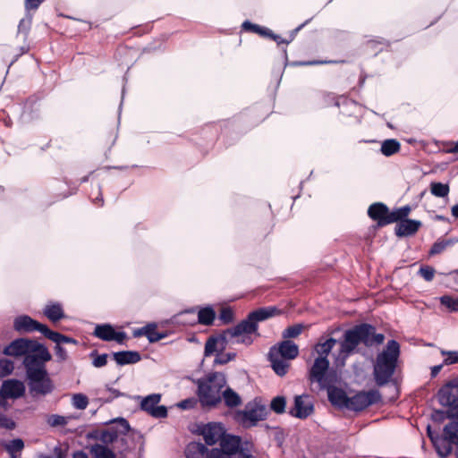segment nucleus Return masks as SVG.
<instances>
[{"mask_svg": "<svg viewBox=\"0 0 458 458\" xmlns=\"http://www.w3.org/2000/svg\"><path fill=\"white\" fill-rule=\"evenodd\" d=\"M93 202L94 204L98 205V206H102L103 205V202H104V199H103V197H102V193H101V191H100V187H98V196L93 199Z\"/></svg>", "mask_w": 458, "mask_h": 458, "instance_id": "nucleus-64", "label": "nucleus"}, {"mask_svg": "<svg viewBox=\"0 0 458 458\" xmlns=\"http://www.w3.org/2000/svg\"><path fill=\"white\" fill-rule=\"evenodd\" d=\"M15 422L11 418L0 412V428L12 430L15 428Z\"/></svg>", "mask_w": 458, "mask_h": 458, "instance_id": "nucleus-55", "label": "nucleus"}, {"mask_svg": "<svg viewBox=\"0 0 458 458\" xmlns=\"http://www.w3.org/2000/svg\"><path fill=\"white\" fill-rule=\"evenodd\" d=\"M385 335L376 332V327L368 323H360L345 330L339 341L338 359L345 360L357 351L359 344L365 347L383 344Z\"/></svg>", "mask_w": 458, "mask_h": 458, "instance_id": "nucleus-1", "label": "nucleus"}, {"mask_svg": "<svg viewBox=\"0 0 458 458\" xmlns=\"http://www.w3.org/2000/svg\"><path fill=\"white\" fill-rule=\"evenodd\" d=\"M448 407H450L453 411H454V413H447V418H456L458 420V396L454 399V403L450 404Z\"/></svg>", "mask_w": 458, "mask_h": 458, "instance_id": "nucleus-61", "label": "nucleus"}, {"mask_svg": "<svg viewBox=\"0 0 458 458\" xmlns=\"http://www.w3.org/2000/svg\"><path fill=\"white\" fill-rule=\"evenodd\" d=\"M380 401L381 394L377 390L359 391L352 396H348L346 410L361 411Z\"/></svg>", "mask_w": 458, "mask_h": 458, "instance_id": "nucleus-10", "label": "nucleus"}, {"mask_svg": "<svg viewBox=\"0 0 458 458\" xmlns=\"http://www.w3.org/2000/svg\"><path fill=\"white\" fill-rule=\"evenodd\" d=\"M222 400H224L225 406L234 408L242 403L240 395L231 387H226L222 391Z\"/></svg>", "mask_w": 458, "mask_h": 458, "instance_id": "nucleus-29", "label": "nucleus"}, {"mask_svg": "<svg viewBox=\"0 0 458 458\" xmlns=\"http://www.w3.org/2000/svg\"><path fill=\"white\" fill-rule=\"evenodd\" d=\"M410 211L411 208L409 206H403L402 208L393 210L392 212L389 211V219L386 220V223H388L389 225L394 222H401L406 219Z\"/></svg>", "mask_w": 458, "mask_h": 458, "instance_id": "nucleus-36", "label": "nucleus"}, {"mask_svg": "<svg viewBox=\"0 0 458 458\" xmlns=\"http://www.w3.org/2000/svg\"><path fill=\"white\" fill-rule=\"evenodd\" d=\"M93 335L106 342L115 341L118 344H123L127 335L123 331H115L110 324H99L95 327Z\"/></svg>", "mask_w": 458, "mask_h": 458, "instance_id": "nucleus-15", "label": "nucleus"}, {"mask_svg": "<svg viewBox=\"0 0 458 458\" xmlns=\"http://www.w3.org/2000/svg\"><path fill=\"white\" fill-rule=\"evenodd\" d=\"M458 242V238L438 239L435 242L429 250L430 256L442 253L447 247L453 246Z\"/></svg>", "mask_w": 458, "mask_h": 458, "instance_id": "nucleus-31", "label": "nucleus"}, {"mask_svg": "<svg viewBox=\"0 0 458 458\" xmlns=\"http://www.w3.org/2000/svg\"><path fill=\"white\" fill-rule=\"evenodd\" d=\"M268 360L271 362V367L276 375L283 377L284 376L289 368V363L285 359L279 357L278 355H272V352H268Z\"/></svg>", "mask_w": 458, "mask_h": 458, "instance_id": "nucleus-27", "label": "nucleus"}, {"mask_svg": "<svg viewBox=\"0 0 458 458\" xmlns=\"http://www.w3.org/2000/svg\"><path fill=\"white\" fill-rule=\"evenodd\" d=\"M113 358L119 366L135 364L141 360L140 353L137 351H122L113 352Z\"/></svg>", "mask_w": 458, "mask_h": 458, "instance_id": "nucleus-24", "label": "nucleus"}, {"mask_svg": "<svg viewBox=\"0 0 458 458\" xmlns=\"http://www.w3.org/2000/svg\"><path fill=\"white\" fill-rule=\"evenodd\" d=\"M89 356L93 358L92 365L96 368H102L107 363L108 355L106 353L98 354L97 351H92Z\"/></svg>", "mask_w": 458, "mask_h": 458, "instance_id": "nucleus-49", "label": "nucleus"}, {"mask_svg": "<svg viewBox=\"0 0 458 458\" xmlns=\"http://www.w3.org/2000/svg\"><path fill=\"white\" fill-rule=\"evenodd\" d=\"M13 328L15 331L20 333L38 331L44 335V336H46L48 330V327L46 325L34 320L28 315L18 316L15 318L13 320Z\"/></svg>", "mask_w": 458, "mask_h": 458, "instance_id": "nucleus-13", "label": "nucleus"}, {"mask_svg": "<svg viewBox=\"0 0 458 458\" xmlns=\"http://www.w3.org/2000/svg\"><path fill=\"white\" fill-rule=\"evenodd\" d=\"M232 330H233V327L227 328L226 330L223 331L222 334L217 335V343L218 344H217L216 353L224 352V350L226 348V345H227L229 340L235 338V337H237L239 339H242L244 335H233Z\"/></svg>", "mask_w": 458, "mask_h": 458, "instance_id": "nucleus-30", "label": "nucleus"}, {"mask_svg": "<svg viewBox=\"0 0 458 458\" xmlns=\"http://www.w3.org/2000/svg\"><path fill=\"white\" fill-rule=\"evenodd\" d=\"M46 337L48 338L49 340L53 341L56 344H78V341L76 339L67 336V335H62V334L53 331L49 328L47 332Z\"/></svg>", "mask_w": 458, "mask_h": 458, "instance_id": "nucleus-35", "label": "nucleus"}, {"mask_svg": "<svg viewBox=\"0 0 458 458\" xmlns=\"http://www.w3.org/2000/svg\"><path fill=\"white\" fill-rule=\"evenodd\" d=\"M435 273V268L430 266H422L419 270V275H420L427 282L433 280Z\"/></svg>", "mask_w": 458, "mask_h": 458, "instance_id": "nucleus-53", "label": "nucleus"}, {"mask_svg": "<svg viewBox=\"0 0 458 458\" xmlns=\"http://www.w3.org/2000/svg\"><path fill=\"white\" fill-rule=\"evenodd\" d=\"M110 422L115 424V427L113 428L118 431V435L126 436L131 429L129 422L124 418H117Z\"/></svg>", "mask_w": 458, "mask_h": 458, "instance_id": "nucleus-44", "label": "nucleus"}, {"mask_svg": "<svg viewBox=\"0 0 458 458\" xmlns=\"http://www.w3.org/2000/svg\"><path fill=\"white\" fill-rule=\"evenodd\" d=\"M270 35L267 36V38H272L274 41H276L278 45L280 44H289L293 39V35L291 36L290 39H283L279 35H276L273 33V31L270 30Z\"/></svg>", "mask_w": 458, "mask_h": 458, "instance_id": "nucleus-59", "label": "nucleus"}, {"mask_svg": "<svg viewBox=\"0 0 458 458\" xmlns=\"http://www.w3.org/2000/svg\"><path fill=\"white\" fill-rule=\"evenodd\" d=\"M156 324H148L146 326L145 336L148 338L149 343H156L165 338V335L163 333H159L156 330Z\"/></svg>", "mask_w": 458, "mask_h": 458, "instance_id": "nucleus-40", "label": "nucleus"}, {"mask_svg": "<svg viewBox=\"0 0 458 458\" xmlns=\"http://www.w3.org/2000/svg\"><path fill=\"white\" fill-rule=\"evenodd\" d=\"M69 419L59 414H51L47 416V422L52 428L64 427L68 424Z\"/></svg>", "mask_w": 458, "mask_h": 458, "instance_id": "nucleus-41", "label": "nucleus"}, {"mask_svg": "<svg viewBox=\"0 0 458 458\" xmlns=\"http://www.w3.org/2000/svg\"><path fill=\"white\" fill-rule=\"evenodd\" d=\"M450 191L449 185L447 183L433 182L430 183V192L432 195L438 198L447 197Z\"/></svg>", "mask_w": 458, "mask_h": 458, "instance_id": "nucleus-38", "label": "nucleus"}, {"mask_svg": "<svg viewBox=\"0 0 458 458\" xmlns=\"http://www.w3.org/2000/svg\"><path fill=\"white\" fill-rule=\"evenodd\" d=\"M32 23V15L27 11L26 16L22 18L18 25V33L23 34L27 38Z\"/></svg>", "mask_w": 458, "mask_h": 458, "instance_id": "nucleus-42", "label": "nucleus"}, {"mask_svg": "<svg viewBox=\"0 0 458 458\" xmlns=\"http://www.w3.org/2000/svg\"><path fill=\"white\" fill-rule=\"evenodd\" d=\"M216 318V312L211 306L201 308L198 312V322L201 325L210 326Z\"/></svg>", "mask_w": 458, "mask_h": 458, "instance_id": "nucleus-32", "label": "nucleus"}, {"mask_svg": "<svg viewBox=\"0 0 458 458\" xmlns=\"http://www.w3.org/2000/svg\"><path fill=\"white\" fill-rule=\"evenodd\" d=\"M399 356V343L395 340L388 341L386 348L377 354L374 365L373 375L377 386H383L390 381L394 374Z\"/></svg>", "mask_w": 458, "mask_h": 458, "instance_id": "nucleus-3", "label": "nucleus"}, {"mask_svg": "<svg viewBox=\"0 0 458 458\" xmlns=\"http://www.w3.org/2000/svg\"><path fill=\"white\" fill-rule=\"evenodd\" d=\"M106 390H107L108 392H110V393L113 394V395H112V397H110V398H107V399H106V402H111V401H113L114 398H117V397H120V396H123V393H121L119 390L114 389V388H113V387H110V386H106Z\"/></svg>", "mask_w": 458, "mask_h": 458, "instance_id": "nucleus-62", "label": "nucleus"}, {"mask_svg": "<svg viewBox=\"0 0 458 458\" xmlns=\"http://www.w3.org/2000/svg\"><path fill=\"white\" fill-rule=\"evenodd\" d=\"M269 351L272 352V355H278L285 360H293L299 354L298 345L291 340H284L272 346Z\"/></svg>", "mask_w": 458, "mask_h": 458, "instance_id": "nucleus-17", "label": "nucleus"}, {"mask_svg": "<svg viewBox=\"0 0 458 458\" xmlns=\"http://www.w3.org/2000/svg\"><path fill=\"white\" fill-rule=\"evenodd\" d=\"M197 395L202 408H215L222 402V391L226 386L225 374L211 372L197 380Z\"/></svg>", "mask_w": 458, "mask_h": 458, "instance_id": "nucleus-2", "label": "nucleus"}, {"mask_svg": "<svg viewBox=\"0 0 458 458\" xmlns=\"http://www.w3.org/2000/svg\"><path fill=\"white\" fill-rule=\"evenodd\" d=\"M336 343L337 340L332 337L324 342H318L314 347L315 352L318 355L317 358L327 359L328 354L331 352Z\"/></svg>", "mask_w": 458, "mask_h": 458, "instance_id": "nucleus-28", "label": "nucleus"}, {"mask_svg": "<svg viewBox=\"0 0 458 458\" xmlns=\"http://www.w3.org/2000/svg\"><path fill=\"white\" fill-rule=\"evenodd\" d=\"M4 446L11 458H15V454L21 452L24 448V442L21 438H15L5 443Z\"/></svg>", "mask_w": 458, "mask_h": 458, "instance_id": "nucleus-37", "label": "nucleus"}, {"mask_svg": "<svg viewBox=\"0 0 458 458\" xmlns=\"http://www.w3.org/2000/svg\"><path fill=\"white\" fill-rule=\"evenodd\" d=\"M37 351H32L24 357L22 364L26 372V378L39 374L46 375L47 372L46 362L52 359L51 353L46 346L39 344L36 346Z\"/></svg>", "mask_w": 458, "mask_h": 458, "instance_id": "nucleus-7", "label": "nucleus"}, {"mask_svg": "<svg viewBox=\"0 0 458 458\" xmlns=\"http://www.w3.org/2000/svg\"><path fill=\"white\" fill-rule=\"evenodd\" d=\"M202 435L205 443L208 445H213L225 436L223 428L217 423H209L202 430Z\"/></svg>", "mask_w": 458, "mask_h": 458, "instance_id": "nucleus-22", "label": "nucleus"}, {"mask_svg": "<svg viewBox=\"0 0 458 458\" xmlns=\"http://www.w3.org/2000/svg\"><path fill=\"white\" fill-rule=\"evenodd\" d=\"M454 388H458V377L448 381L437 392V400L442 406L447 407L454 403V399L457 397L454 392Z\"/></svg>", "mask_w": 458, "mask_h": 458, "instance_id": "nucleus-18", "label": "nucleus"}, {"mask_svg": "<svg viewBox=\"0 0 458 458\" xmlns=\"http://www.w3.org/2000/svg\"><path fill=\"white\" fill-rule=\"evenodd\" d=\"M45 0H25L26 11L37 10Z\"/></svg>", "mask_w": 458, "mask_h": 458, "instance_id": "nucleus-58", "label": "nucleus"}, {"mask_svg": "<svg viewBox=\"0 0 458 458\" xmlns=\"http://www.w3.org/2000/svg\"><path fill=\"white\" fill-rule=\"evenodd\" d=\"M29 393L33 399H38L51 394L55 386L48 372L27 377Z\"/></svg>", "mask_w": 458, "mask_h": 458, "instance_id": "nucleus-9", "label": "nucleus"}, {"mask_svg": "<svg viewBox=\"0 0 458 458\" xmlns=\"http://www.w3.org/2000/svg\"><path fill=\"white\" fill-rule=\"evenodd\" d=\"M401 145L394 139L386 140L382 142L380 151L386 157H390L400 150Z\"/></svg>", "mask_w": 458, "mask_h": 458, "instance_id": "nucleus-34", "label": "nucleus"}, {"mask_svg": "<svg viewBox=\"0 0 458 458\" xmlns=\"http://www.w3.org/2000/svg\"><path fill=\"white\" fill-rule=\"evenodd\" d=\"M323 389H327L328 400L333 406L340 409H346L348 395L344 390L336 387L335 385L324 386Z\"/></svg>", "mask_w": 458, "mask_h": 458, "instance_id": "nucleus-19", "label": "nucleus"}, {"mask_svg": "<svg viewBox=\"0 0 458 458\" xmlns=\"http://www.w3.org/2000/svg\"><path fill=\"white\" fill-rule=\"evenodd\" d=\"M118 438V431L114 430V428H110L107 430H104L101 432L99 437L100 441H102L106 445L113 444Z\"/></svg>", "mask_w": 458, "mask_h": 458, "instance_id": "nucleus-46", "label": "nucleus"}, {"mask_svg": "<svg viewBox=\"0 0 458 458\" xmlns=\"http://www.w3.org/2000/svg\"><path fill=\"white\" fill-rule=\"evenodd\" d=\"M433 445L441 458H446L453 450L452 443L445 436H439L437 434L435 439H433Z\"/></svg>", "mask_w": 458, "mask_h": 458, "instance_id": "nucleus-25", "label": "nucleus"}, {"mask_svg": "<svg viewBox=\"0 0 458 458\" xmlns=\"http://www.w3.org/2000/svg\"><path fill=\"white\" fill-rule=\"evenodd\" d=\"M72 404L78 410H85L89 404V399L83 394H74L72 397Z\"/></svg>", "mask_w": 458, "mask_h": 458, "instance_id": "nucleus-47", "label": "nucleus"}, {"mask_svg": "<svg viewBox=\"0 0 458 458\" xmlns=\"http://www.w3.org/2000/svg\"><path fill=\"white\" fill-rule=\"evenodd\" d=\"M314 411V404L310 395L301 394L294 398V406L289 413L295 418L306 419Z\"/></svg>", "mask_w": 458, "mask_h": 458, "instance_id": "nucleus-14", "label": "nucleus"}, {"mask_svg": "<svg viewBox=\"0 0 458 458\" xmlns=\"http://www.w3.org/2000/svg\"><path fill=\"white\" fill-rule=\"evenodd\" d=\"M303 326L301 324H295L288 327L283 331L282 336L284 339L295 338L301 334Z\"/></svg>", "mask_w": 458, "mask_h": 458, "instance_id": "nucleus-48", "label": "nucleus"}, {"mask_svg": "<svg viewBox=\"0 0 458 458\" xmlns=\"http://www.w3.org/2000/svg\"><path fill=\"white\" fill-rule=\"evenodd\" d=\"M309 380L311 383L317 382L320 388H324V386L335 385L339 377L336 370L330 368L328 359L316 358L309 370Z\"/></svg>", "mask_w": 458, "mask_h": 458, "instance_id": "nucleus-6", "label": "nucleus"}, {"mask_svg": "<svg viewBox=\"0 0 458 458\" xmlns=\"http://www.w3.org/2000/svg\"><path fill=\"white\" fill-rule=\"evenodd\" d=\"M211 450L216 458H256L253 444L239 436L225 435L221 438L220 448Z\"/></svg>", "mask_w": 458, "mask_h": 458, "instance_id": "nucleus-5", "label": "nucleus"}, {"mask_svg": "<svg viewBox=\"0 0 458 458\" xmlns=\"http://www.w3.org/2000/svg\"><path fill=\"white\" fill-rule=\"evenodd\" d=\"M217 344V336H210L205 344L204 355L208 357L216 352Z\"/></svg>", "mask_w": 458, "mask_h": 458, "instance_id": "nucleus-50", "label": "nucleus"}, {"mask_svg": "<svg viewBox=\"0 0 458 458\" xmlns=\"http://www.w3.org/2000/svg\"><path fill=\"white\" fill-rule=\"evenodd\" d=\"M445 417V412L443 411H435V412L432 414V418L435 420H443Z\"/></svg>", "mask_w": 458, "mask_h": 458, "instance_id": "nucleus-63", "label": "nucleus"}, {"mask_svg": "<svg viewBox=\"0 0 458 458\" xmlns=\"http://www.w3.org/2000/svg\"><path fill=\"white\" fill-rule=\"evenodd\" d=\"M93 458H116L115 454L107 446L95 444L89 449Z\"/></svg>", "mask_w": 458, "mask_h": 458, "instance_id": "nucleus-33", "label": "nucleus"}, {"mask_svg": "<svg viewBox=\"0 0 458 458\" xmlns=\"http://www.w3.org/2000/svg\"><path fill=\"white\" fill-rule=\"evenodd\" d=\"M368 216L372 220L377 221L379 226H384L388 225L386 220L389 219V208L384 203L377 202L369 206Z\"/></svg>", "mask_w": 458, "mask_h": 458, "instance_id": "nucleus-20", "label": "nucleus"}, {"mask_svg": "<svg viewBox=\"0 0 458 458\" xmlns=\"http://www.w3.org/2000/svg\"><path fill=\"white\" fill-rule=\"evenodd\" d=\"M25 390L24 383L16 378L4 380L0 388L1 394L9 399H18L21 397L25 394Z\"/></svg>", "mask_w": 458, "mask_h": 458, "instance_id": "nucleus-16", "label": "nucleus"}, {"mask_svg": "<svg viewBox=\"0 0 458 458\" xmlns=\"http://www.w3.org/2000/svg\"><path fill=\"white\" fill-rule=\"evenodd\" d=\"M186 458H216L212 450L204 444L199 442L190 443L185 449Z\"/></svg>", "mask_w": 458, "mask_h": 458, "instance_id": "nucleus-21", "label": "nucleus"}, {"mask_svg": "<svg viewBox=\"0 0 458 458\" xmlns=\"http://www.w3.org/2000/svg\"><path fill=\"white\" fill-rule=\"evenodd\" d=\"M197 404V399L187 398L177 403V406L182 410H190L195 407Z\"/></svg>", "mask_w": 458, "mask_h": 458, "instance_id": "nucleus-57", "label": "nucleus"}, {"mask_svg": "<svg viewBox=\"0 0 458 458\" xmlns=\"http://www.w3.org/2000/svg\"><path fill=\"white\" fill-rule=\"evenodd\" d=\"M13 363L8 360H0V377L10 375L13 370Z\"/></svg>", "mask_w": 458, "mask_h": 458, "instance_id": "nucleus-52", "label": "nucleus"}, {"mask_svg": "<svg viewBox=\"0 0 458 458\" xmlns=\"http://www.w3.org/2000/svg\"><path fill=\"white\" fill-rule=\"evenodd\" d=\"M160 400V394H151L142 399L140 408L154 418H165L167 417V409L164 405H157Z\"/></svg>", "mask_w": 458, "mask_h": 458, "instance_id": "nucleus-12", "label": "nucleus"}, {"mask_svg": "<svg viewBox=\"0 0 458 458\" xmlns=\"http://www.w3.org/2000/svg\"><path fill=\"white\" fill-rule=\"evenodd\" d=\"M280 313L281 311L275 306L262 307L250 312L245 319L233 327L232 331L233 335H244L243 337L238 339L236 343L250 344L253 340L250 335L257 333L258 323L265 321Z\"/></svg>", "mask_w": 458, "mask_h": 458, "instance_id": "nucleus-4", "label": "nucleus"}, {"mask_svg": "<svg viewBox=\"0 0 458 458\" xmlns=\"http://www.w3.org/2000/svg\"><path fill=\"white\" fill-rule=\"evenodd\" d=\"M39 343L34 340L19 338L13 341L4 349V353L8 356H24L29 355L32 351H37L36 346Z\"/></svg>", "mask_w": 458, "mask_h": 458, "instance_id": "nucleus-11", "label": "nucleus"}, {"mask_svg": "<svg viewBox=\"0 0 458 458\" xmlns=\"http://www.w3.org/2000/svg\"><path fill=\"white\" fill-rule=\"evenodd\" d=\"M242 29L247 31H251L257 34H259L263 37H267L270 35V30L265 27H261L258 24L251 23L250 21H243L242 25Z\"/></svg>", "mask_w": 458, "mask_h": 458, "instance_id": "nucleus-39", "label": "nucleus"}, {"mask_svg": "<svg viewBox=\"0 0 458 458\" xmlns=\"http://www.w3.org/2000/svg\"><path fill=\"white\" fill-rule=\"evenodd\" d=\"M440 303L448 309L451 312H458V297L454 298L450 295H443L440 297Z\"/></svg>", "mask_w": 458, "mask_h": 458, "instance_id": "nucleus-43", "label": "nucleus"}, {"mask_svg": "<svg viewBox=\"0 0 458 458\" xmlns=\"http://www.w3.org/2000/svg\"><path fill=\"white\" fill-rule=\"evenodd\" d=\"M55 355L60 361H64L67 359V352L60 344H56V346L55 347Z\"/></svg>", "mask_w": 458, "mask_h": 458, "instance_id": "nucleus-60", "label": "nucleus"}, {"mask_svg": "<svg viewBox=\"0 0 458 458\" xmlns=\"http://www.w3.org/2000/svg\"><path fill=\"white\" fill-rule=\"evenodd\" d=\"M235 357H236L235 352H227V353L218 352L216 355L214 364L225 365V364L228 363L229 361L234 360Z\"/></svg>", "mask_w": 458, "mask_h": 458, "instance_id": "nucleus-51", "label": "nucleus"}, {"mask_svg": "<svg viewBox=\"0 0 458 458\" xmlns=\"http://www.w3.org/2000/svg\"><path fill=\"white\" fill-rule=\"evenodd\" d=\"M233 311L231 308H223L219 314V319L224 324H229L233 320Z\"/></svg>", "mask_w": 458, "mask_h": 458, "instance_id": "nucleus-54", "label": "nucleus"}, {"mask_svg": "<svg viewBox=\"0 0 458 458\" xmlns=\"http://www.w3.org/2000/svg\"><path fill=\"white\" fill-rule=\"evenodd\" d=\"M286 400L284 396H276L272 399L270 408L277 414H282L285 411Z\"/></svg>", "mask_w": 458, "mask_h": 458, "instance_id": "nucleus-45", "label": "nucleus"}, {"mask_svg": "<svg viewBox=\"0 0 458 458\" xmlns=\"http://www.w3.org/2000/svg\"><path fill=\"white\" fill-rule=\"evenodd\" d=\"M443 355H446V358L444 360V364L450 365L458 363V352H445L442 351Z\"/></svg>", "mask_w": 458, "mask_h": 458, "instance_id": "nucleus-56", "label": "nucleus"}, {"mask_svg": "<svg viewBox=\"0 0 458 458\" xmlns=\"http://www.w3.org/2000/svg\"><path fill=\"white\" fill-rule=\"evenodd\" d=\"M43 314L52 322H57L64 318V312L59 302H49L46 305Z\"/></svg>", "mask_w": 458, "mask_h": 458, "instance_id": "nucleus-26", "label": "nucleus"}, {"mask_svg": "<svg viewBox=\"0 0 458 458\" xmlns=\"http://www.w3.org/2000/svg\"><path fill=\"white\" fill-rule=\"evenodd\" d=\"M420 226L421 223L418 220L404 219L397 224L395 234L399 237L411 236L417 233Z\"/></svg>", "mask_w": 458, "mask_h": 458, "instance_id": "nucleus-23", "label": "nucleus"}, {"mask_svg": "<svg viewBox=\"0 0 458 458\" xmlns=\"http://www.w3.org/2000/svg\"><path fill=\"white\" fill-rule=\"evenodd\" d=\"M267 415L265 405L258 403H250L243 411H238L235 415V420L244 428H251L257 425L260 420H266Z\"/></svg>", "mask_w": 458, "mask_h": 458, "instance_id": "nucleus-8", "label": "nucleus"}]
</instances>
